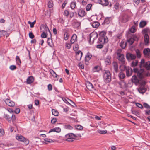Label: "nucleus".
Masks as SVG:
<instances>
[{
  "instance_id": "59",
  "label": "nucleus",
  "mask_w": 150,
  "mask_h": 150,
  "mask_svg": "<svg viewBox=\"0 0 150 150\" xmlns=\"http://www.w3.org/2000/svg\"><path fill=\"white\" fill-rule=\"evenodd\" d=\"M143 105L144 107L147 109H150V106L146 103H144Z\"/></svg>"
},
{
  "instance_id": "42",
  "label": "nucleus",
  "mask_w": 150,
  "mask_h": 150,
  "mask_svg": "<svg viewBox=\"0 0 150 150\" xmlns=\"http://www.w3.org/2000/svg\"><path fill=\"white\" fill-rule=\"evenodd\" d=\"M136 53L137 57L138 58H139L141 57V54L140 51L138 49H137L136 50Z\"/></svg>"
},
{
  "instance_id": "34",
  "label": "nucleus",
  "mask_w": 150,
  "mask_h": 150,
  "mask_svg": "<svg viewBox=\"0 0 150 150\" xmlns=\"http://www.w3.org/2000/svg\"><path fill=\"white\" fill-rule=\"evenodd\" d=\"M111 57L110 56H108L107 57L106 59L105 60V62L106 63L107 65L111 63L110 59Z\"/></svg>"
},
{
  "instance_id": "50",
  "label": "nucleus",
  "mask_w": 150,
  "mask_h": 150,
  "mask_svg": "<svg viewBox=\"0 0 150 150\" xmlns=\"http://www.w3.org/2000/svg\"><path fill=\"white\" fill-rule=\"evenodd\" d=\"M126 43L124 42H122L120 44V46L122 49H124L126 46Z\"/></svg>"
},
{
  "instance_id": "46",
  "label": "nucleus",
  "mask_w": 150,
  "mask_h": 150,
  "mask_svg": "<svg viewBox=\"0 0 150 150\" xmlns=\"http://www.w3.org/2000/svg\"><path fill=\"white\" fill-rule=\"evenodd\" d=\"M110 18H106L104 21V22L105 24H108L110 21Z\"/></svg>"
},
{
  "instance_id": "54",
  "label": "nucleus",
  "mask_w": 150,
  "mask_h": 150,
  "mask_svg": "<svg viewBox=\"0 0 150 150\" xmlns=\"http://www.w3.org/2000/svg\"><path fill=\"white\" fill-rule=\"evenodd\" d=\"M91 6L92 5L91 4H88L86 7V10L87 11L90 10Z\"/></svg>"
},
{
  "instance_id": "30",
  "label": "nucleus",
  "mask_w": 150,
  "mask_h": 150,
  "mask_svg": "<svg viewBox=\"0 0 150 150\" xmlns=\"http://www.w3.org/2000/svg\"><path fill=\"white\" fill-rule=\"evenodd\" d=\"M106 32L104 31H102L100 32L99 33V38H105L107 37L106 35Z\"/></svg>"
},
{
  "instance_id": "55",
  "label": "nucleus",
  "mask_w": 150,
  "mask_h": 150,
  "mask_svg": "<svg viewBox=\"0 0 150 150\" xmlns=\"http://www.w3.org/2000/svg\"><path fill=\"white\" fill-rule=\"evenodd\" d=\"M41 37L43 38H45L47 37V35L45 33L44 30H43L42 33L41 34Z\"/></svg>"
},
{
  "instance_id": "41",
  "label": "nucleus",
  "mask_w": 150,
  "mask_h": 150,
  "mask_svg": "<svg viewBox=\"0 0 150 150\" xmlns=\"http://www.w3.org/2000/svg\"><path fill=\"white\" fill-rule=\"evenodd\" d=\"M50 72L53 77L56 78L57 77V74L52 69H50Z\"/></svg>"
},
{
  "instance_id": "53",
  "label": "nucleus",
  "mask_w": 150,
  "mask_h": 150,
  "mask_svg": "<svg viewBox=\"0 0 150 150\" xmlns=\"http://www.w3.org/2000/svg\"><path fill=\"white\" fill-rule=\"evenodd\" d=\"M53 6V3L52 1H50L48 3V7L50 8Z\"/></svg>"
},
{
  "instance_id": "38",
  "label": "nucleus",
  "mask_w": 150,
  "mask_h": 150,
  "mask_svg": "<svg viewBox=\"0 0 150 150\" xmlns=\"http://www.w3.org/2000/svg\"><path fill=\"white\" fill-rule=\"evenodd\" d=\"M44 140L46 142V144H47L48 142L49 143H53L54 142V141L50 139L45 138L44 139Z\"/></svg>"
},
{
  "instance_id": "5",
  "label": "nucleus",
  "mask_w": 150,
  "mask_h": 150,
  "mask_svg": "<svg viewBox=\"0 0 150 150\" xmlns=\"http://www.w3.org/2000/svg\"><path fill=\"white\" fill-rule=\"evenodd\" d=\"M117 59L122 64H124L125 62V58L123 54L120 53V51L118 50L117 52Z\"/></svg>"
},
{
  "instance_id": "33",
  "label": "nucleus",
  "mask_w": 150,
  "mask_h": 150,
  "mask_svg": "<svg viewBox=\"0 0 150 150\" xmlns=\"http://www.w3.org/2000/svg\"><path fill=\"white\" fill-rule=\"evenodd\" d=\"M91 24L92 25V27L94 28H96L99 25V23L97 21L94 22L92 23H91Z\"/></svg>"
},
{
  "instance_id": "1",
  "label": "nucleus",
  "mask_w": 150,
  "mask_h": 150,
  "mask_svg": "<svg viewBox=\"0 0 150 150\" xmlns=\"http://www.w3.org/2000/svg\"><path fill=\"white\" fill-rule=\"evenodd\" d=\"M133 71L135 73H137L138 76L141 79L143 78L145 76H148L150 75L149 73L146 72L143 69L139 70L137 68H134L133 69Z\"/></svg>"
},
{
  "instance_id": "22",
  "label": "nucleus",
  "mask_w": 150,
  "mask_h": 150,
  "mask_svg": "<svg viewBox=\"0 0 150 150\" xmlns=\"http://www.w3.org/2000/svg\"><path fill=\"white\" fill-rule=\"evenodd\" d=\"M61 129L59 127H56L53 129H50L49 132L48 133H50L52 132H59L61 131Z\"/></svg>"
},
{
  "instance_id": "51",
  "label": "nucleus",
  "mask_w": 150,
  "mask_h": 150,
  "mask_svg": "<svg viewBox=\"0 0 150 150\" xmlns=\"http://www.w3.org/2000/svg\"><path fill=\"white\" fill-rule=\"evenodd\" d=\"M69 36V35L66 32L64 34V36L65 40H67L68 39Z\"/></svg>"
},
{
  "instance_id": "24",
  "label": "nucleus",
  "mask_w": 150,
  "mask_h": 150,
  "mask_svg": "<svg viewBox=\"0 0 150 150\" xmlns=\"http://www.w3.org/2000/svg\"><path fill=\"white\" fill-rule=\"evenodd\" d=\"M4 117L9 122H11V116L7 114L4 113Z\"/></svg>"
},
{
  "instance_id": "47",
  "label": "nucleus",
  "mask_w": 150,
  "mask_h": 150,
  "mask_svg": "<svg viewBox=\"0 0 150 150\" xmlns=\"http://www.w3.org/2000/svg\"><path fill=\"white\" fill-rule=\"evenodd\" d=\"M100 134H105L107 132L106 130H98L97 131Z\"/></svg>"
},
{
  "instance_id": "31",
  "label": "nucleus",
  "mask_w": 150,
  "mask_h": 150,
  "mask_svg": "<svg viewBox=\"0 0 150 150\" xmlns=\"http://www.w3.org/2000/svg\"><path fill=\"white\" fill-rule=\"evenodd\" d=\"M143 33H149L150 34V28H144L142 31Z\"/></svg>"
},
{
  "instance_id": "10",
  "label": "nucleus",
  "mask_w": 150,
  "mask_h": 150,
  "mask_svg": "<svg viewBox=\"0 0 150 150\" xmlns=\"http://www.w3.org/2000/svg\"><path fill=\"white\" fill-rule=\"evenodd\" d=\"M127 59L130 61L131 60H133L135 59L136 57L135 54H133L130 53H127L126 55Z\"/></svg>"
},
{
  "instance_id": "13",
  "label": "nucleus",
  "mask_w": 150,
  "mask_h": 150,
  "mask_svg": "<svg viewBox=\"0 0 150 150\" xmlns=\"http://www.w3.org/2000/svg\"><path fill=\"white\" fill-rule=\"evenodd\" d=\"M78 14L79 17H84L86 15L85 10L82 8L79 9L78 11Z\"/></svg>"
},
{
  "instance_id": "6",
  "label": "nucleus",
  "mask_w": 150,
  "mask_h": 150,
  "mask_svg": "<svg viewBox=\"0 0 150 150\" xmlns=\"http://www.w3.org/2000/svg\"><path fill=\"white\" fill-rule=\"evenodd\" d=\"M98 35L97 33L96 32H93L91 33L89 35L90 42L92 40V43H93L98 37Z\"/></svg>"
},
{
  "instance_id": "56",
  "label": "nucleus",
  "mask_w": 150,
  "mask_h": 150,
  "mask_svg": "<svg viewBox=\"0 0 150 150\" xmlns=\"http://www.w3.org/2000/svg\"><path fill=\"white\" fill-rule=\"evenodd\" d=\"M64 14L65 16L67 17L69 15V12L68 10H66L64 11Z\"/></svg>"
},
{
  "instance_id": "14",
  "label": "nucleus",
  "mask_w": 150,
  "mask_h": 150,
  "mask_svg": "<svg viewBox=\"0 0 150 150\" xmlns=\"http://www.w3.org/2000/svg\"><path fill=\"white\" fill-rule=\"evenodd\" d=\"M83 54L82 52L81 51H77L76 53V59L78 60H80Z\"/></svg>"
},
{
  "instance_id": "15",
  "label": "nucleus",
  "mask_w": 150,
  "mask_h": 150,
  "mask_svg": "<svg viewBox=\"0 0 150 150\" xmlns=\"http://www.w3.org/2000/svg\"><path fill=\"white\" fill-rule=\"evenodd\" d=\"M98 2L103 6H107L108 4V0H98Z\"/></svg>"
},
{
  "instance_id": "9",
  "label": "nucleus",
  "mask_w": 150,
  "mask_h": 150,
  "mask_svg": "<svg viewBox=\"0 0 150 150\" xmlns=\"http://www.w3.org/2000/svg\"><path fill=\"white\" fill-rule=\"evenodd\" d=\"M140 80L138 78L136 75H133L131 79L132 83H134L136 85H137L139 83Z\"/></svg>"
},
{
  "instance_id": "35",
  "label": "nucleus",
  "mask_w": 150,
  "mask_h": 150,
  "mask_svg": "<svg viewBox=\"0 0 150 150\" xmlns=\"http://www.w3.org/2000/svg\"><path fill=\"white\" fill-rule=\"evenodd\" d=\"M138 61L137 60H135L132 62L131 63V66L132 67H134L138 65Z\"/></svg>"
},
{
  "instance_id": "4",
  "label": "nucleus",
  "mask_w": 150,
  "mask_h": 150,
  "mask_svg": "<svg viewBox=\"0 0 150 150\" xmlns=\"http://www.w3.org/2000/svg\"><path fill=\"white\" fill-rule=\"evenodd\" d=\"M139 66L140 68L144 67L147 70H150V61L145 62L144 59H142L140 62Z\"/></svg>"
},
{
  "instance_id": "16",
  "label": "nucleus",
  "mask_w": 150,
  "mask_h": 150,
  "mask_svg": "<svg viewBox=\"0 0 150 150\" xmlns=\"http://www.w3.org/2000/svg\"><path fill=\"white\" fill-rule=\"evenodd\" d=\"M138 39L136 36H134L133 38H131L127 40V42L130 45L132 44L134 40H138Z\"/></svg>"
},
{
  "instance_id": "32",
  "label": "nucleus",
  "mask_w": 150,
  "mask_h": 150,
  "mask_svg": "<svg viewBox=\"0 0 150 150\" xmlns=\"http://www.w3.org/2000/svg\"><path fill=\"white\" fill-rule=\"evenodd\" d=\"M64 128L66 129L72 130L73 129V127L69 124H66L64 125Z\"/></svg>"
},
{
  "instance_id": "20",
  "label": "nucleus",
  "mask_w": 150,
  "mask_h": 150,
  "mask_svg": "<svg viewBox=\"0 0 150 150\" xmlns=\"http://www.w3.org/2000/svg\"><path fill=\"white\" fill-rule=\"evenodd\" d=\"M77 35L75 34H74L72 36L71 40L70 42L71 44H73L74 42L77 41Z\"/></svg>"
},
{
  "instance_id": "29",
  "label": "nucleus",
  "mask_w": 150,
  "mask_h": 150,
  "mask_svg": "<svg viewBox=\"0 0 150 150\" xmlns=\"http://www.w3.org/2000/svg\"><path fill=\"white\" fill-rule=\"evenodd\" d=\"M16 138L17 140L21 142H23L25 140V138L21 135L16 136Z\"/></svg>"
},
{
  "instance_id": "44",
  "label": "nucleus",
  "mask_w": 150,
  "mask_h": 150,
  "mask_svg": "<svg viewBox=\"0 0 150 150\" xmlns=\"http://www.w3.org/2000/svg\"><path fill=\"white\" fill-rule=\"evenodd\" d=\"M52 115L55 116H58L59 114V112L55 109H52Z\"/></svg>"
},
{
  "instance_id": "39",
  "label": "nucleus",
  "mask_w": 150,
  "mask_h": 150,
  "mask_svg": "<svg viewBox=\"0 0 150 150\" xmlns=\"http://www.w3.org/2000/svg\"><path fill=\"white\" fill-rule=\"evenodd\" d=\"M91 56L89 53L87 54V55L85 57V60L86 61H89L91 59Z\"/></svg>"
},
{
  "instance_id": "58",
  "label": "nucleus",
  "mask_w": 150,
  "mask_h": 150,
  "mask_svg": "<svg viewBox=\"0 0 150 150\" xmlns=\"http://www.w3.org/2000/svg\"><path fill=\"white\" fill-rule=\"evenodd\" d=\"M10 69L11 70H14L16 68V67L14 65H11L10 67Z\"/></svg>"
},
{
  "instance_id": "49",
  "label": "nucleus",
  "mask_w": 150,
  "mask_h": 150,
  "mask_svg": "<svg viewBox=\"0 0 150 150\" xmlns=\"http://www.w3.org/2000/svg\"><path fill=\"white\" fill-rule=\"evenodd\" d=\"M75 137H71V138H69L66 139L65 140L66 141H68V142H71L73 141H74V140L75 139Z\"/></svg>"
},
{
  "instance_id": "62",
  "label": "nucleus",
  "mask_w": 150,
  "mask_h": 150,
  "mask_svg": "<svg viewBox=\"0 0 150 150\" xmlns=\"http://www.w3.org/2000/svg\"><path fill=\"white\" fill-rule=\"evenodd\" d=\"M4 134V131L3 129H0V136H3Z\"/></svg>"
},
{
  "instance_id": "36",
  "label": "nucleus",
  "mask_w": 150,
  "mask_h": 150,
  "mask_svg": "<svg viewBox=\"0 0 150 150\" xmlns=\"http://www.w3.org/2000/svg\"><path fill=\"white\" fill-rule=\"evenodd\" d=\"M76 6V3L75 1H73L71 2L70 7L71 8L73 9L75 8Z\"/></svg>"
},
{
  "instance_id": "60",
  "label": "nucleus",
  "mask_w": 150,
  "mask_h": 150,
  "mask_svg": "<svg viewBox=\"0 0 150 150\" xmlns=\"http://www.w3.org/2000/svg\"><path fill=\"white\" fill-rule=\"evenodd\" d=\"M29 37L31 39H33L34 37V36L32 32H29Z\"/></svg>"
},
{
  "instance_id": "40",
  "label": "nucleus",
  "mask_w": 150,
  "mask_h": 150,
  "mask_svg": "<svg viewBox=\"0 0 150 150\" xmlns=\"http://www.w3.org/2000/svg\"><path fill=\"white\" fill-rule=\"evenodd\" d=\"M16 63L18 65H20L21 63V62L19 57L18 56H16Z\"/></svg>"
},
{
  "instance_id": "8",
  "label": "nucleus",
  "mask_w": 150,
  "mask_h": 150,
  "mask_svg": "<svg viewBox=\"0 0 150 150\" xmlns=\"http://www.w3.org/2000/svg\"><path fill=\"white\" fill-rule=\"evenodd\" d=\"M77 136L81 137V135L79 134H75L73 133H69L67 134L65 136L64 139L70 138L71 137H76Z\"/></svg>"
},
{
  "instance_id": "45",
  "label": "nucleus",
  "mask_w": 150,
  "mask_h": 150,
  "mask_svg": "<svg viewBox=\"0 0 150 150\" xmlns=\"http://www.w3.org/2000/svg\"><path fill=\"white\" fill-rule=\"evenodd\" d=\"M100 70V67L99 66H96L93 68V71L94 72H98Z\"/></svg>"
},
{
  "instance_id": "37",
  "label": "nucleus",
  "mask_w": 150,
  "mask_h": 150,
  "mask_svg": "<svg viewBox=\"0 0 150 150\" xmlns=\"http://www.w3.org/2000/svg\"><path fill=\"white\" fill-rule=\"evenodd\" d=\"M118 76L120 79H122L125 78V75L123 73L120 72L119 74L118 75Z\"/></svg>"
},
{
  "instance_id": "26",
  "label": "nucleus",
  "mask_w": 150,
  "mask_h": 150,
  "mask_svg": "<svg viewBox=\"0 0 150 150\" xmlns=\"http://www.w3.org/2000/svg\"><path fill=\"white\" fill-rule=\"evenodd\" d=\"M147 24V22L144 21H141L139 25V27L140 28H143Z\"/></svg>"
},
{
  "instance_id": "48",
  "label": "nucleus",
  "mask_w": 150,
  "mask_h": 150,
  "mask_svg": "<svg viewBox=\"0 0 150 150\" xmlns=\"http://www.w3.org/2000/svg\"><path fill=\"white\" fill-rule=\"evenodd\" d=\"M7 32L6 31L2 30H0V37H1L2 35H4Z\"/></svg>"
},
{
  "instance_id": "23",
  "label": "nucleus",
  "mask_w": 150,
  "mask_h": 150,
  "mask_svg": "<svg viewBox=\"0 0 150 150\" xmlns=\"http://www.w3.org/2000/svg\"><path fill=\"white\" fill-rule=\"evenodd\" d=\"M112 65L115 71V73H117L118 71V66L117 63L116 62H114L113 63Z\"/></svg>"
},
{
  "instance_id": "17",
  "label": "nucleus",
  "mask_w": 150,
  "mask_h": 150,
  "mask_svg": "<svg viewBox=\"0 0 150 150\" xmlns=\"http://www.w3.org/2000/svg\"><path fill=\"white\" fill-rule=\"evenodd\" d=\"M40 30L42 32L43 31V30H44L45 32L47 30H48L50 33V31H49V28L46 24L42 25L40 27Z\"/></svg>"
},
{
  "instance_id": "12",
  "label": "nucleus",
  "mask_w": 150,
  "mask_h": 150,
  "mask_svg": "<svg viewBox=\"0 0 150 150\" xmlns=\"http://www.w3.org/2000/svg\"><path fill=\"white\" fill-rule=\"evenodd\" d=\"M5 102L7 105L8 106L11 107L14 106L15 105V104L14 102L8 99H6Z\"/></svg>"
},
{
  "instance_id": "21",
  "label": "nucleus",
  "mask_w": 150,
  "mask_h": 150,
  "mask_svg": "<svg viewBox=\"0 0 150 150\" xmlns=\"http://www.w3.org/2000/svg\"><path fill=\"white\" fill-rule=\"evenodd\" d=\"M87 88L90 91H91L93 88V86L92 84L89 82H87L86 84Z\"/></svg>"
},
{
  "instance_id": "28",
  "label": "nucleus",
  "mask_w": 150,
  "mask_h": 150,
  "mask_svg": "<svg viewBox=\"0 0 150 150\" xmlns=\"http://www.w3.org/2000/svg\"><path fill=\"white\" fill-rule=\"evenodd\" d=\"M150 53V49L149 48L144 49L143 50L144 54L146 56H149Z\"/></svg>"
},
{
  "instance_id": "7",
  "label": "nucleus",
  "mask_w": 150,
  "mask_h": 150,
  "mask_svg": "<svg viewBox=\"0 0 150 150\" xmlns=\"http://www.w3.org/2000/svg\"><path fill=\"white\" fill-rule=\"evenodd\" d=\"M129 13L125 12L123 14L122 18V21L123 23H125L129 20V16L128 14Z\"/></svg>"
},
{
  "instance_id": "11",
  "label": "nucleus",
  "mask_w": 150,
  "mask_h": 150,
  "mask_svg": "<svg viewBox=\"0 0 150 150\" xmlns=\"http://www.w3.org/2000/svg\"><path fill=\"white\" fill-rule=\"evenodd\" d=\"M125 68L126 69V74L127 76L129 77L131 76L132 73L133 71L131 68L125 67Z\"/></svg>"
},
{
  "instance_id": "25",
  "label": "nucleus",
  "mask_w": 150,
  "mask_h": 150,
  "mask_svg": "<svg viewBox=\"0 0 150 150\" xmlns=\"http://www.w3.org/2000/svg\"><path fill=\"white\" fill-rule=\"evenodd\" d=\"M81 23L80 22H79L78 21H74L73 23V25L74 27L75 28H78L80 25Z\"/></svg>"
},
{
  "instance_id": "18",
  "label": "nucleus",
  "mask_w": 150,
  "mask_h": 150,
  "mask_svg": "<svg viewBox=\"0 0 150 150\" xmlns=\"http://www.w3.org/2000/svg\"><path fill=\"white\" fill-rule=\"evenodd\" d=\"M146 91V89L144 86L141 85L138 89V91L141 93L143 94Z\"/></svg>"
},
{
  "instance_id": "57",
  "label": "nucleus",
  "mask_w": 150,
  "mask_h": 150,
  "mask_svg": "<svg viewBox=\"0 0 150 150\" xmlns=\"http://www.w3.org/2000/svg\"><path fill=\"white\" fill-rule=\"evenodd\" d=\"M50 41L52 42V40L51 39H50L49 38H48L47 40L48 44L49 46L51 47H52L53 46V45L50 44Z\"/></svg>"
},
{
  "instance_id": "52",
  "label": "nucleus",
  "mask_w": 150,
  "mask_h": 150,
  "mask_svg": "<svg viewBox=\"0 0 150 150\" xmlns=\"http://www.w3.org/2000/svg\"><path fill=\"white\" fill-rule=\"evenodd\" d=\"M129 30L131 32L134 33L136 31V28L132 26L129 29Z\"/></svg>"
},
{
  "instance_id": "2",
  "label": "nucleus",
  "mask_w": 150,
  "mask_h": 150,
  "mask_svg": "<svg viewBox=\"0 0 150 150\" xmlns=\"http://www.w3.org/2000/svg\"><path fill=\"white\" fill-rule=\"evenodd\" d=\"M108 41V40L107 37H105V38H99L97 42L98 45L96 46L97 48H102L103 47V44L107 43Z\"/></svg>"
},
{
  "instance_id": "3",
  "label": "nucleus",
  "mask_w": 150,
  "mask_h": 150,
  "mask_svg": "<svg viewBox=\"0 0 150 150\" xmlns=\"http://www.w3.org/2000/svg\"><path fill=\"white\" fill-rule=\"evenodd\" d=\"M103 78L105 82L107 83L110 82L111 80V74L108 70H105L103 73Z\"/></svg>"
},
{
  "instance_id": "43",
  "label": "nucleus",
  "mask_w": 150,
  "mask_h": 150,
  "mask_svg": "<svg viewBox=\"0 0 150 150\" xmlns=\"http://www.w3.org/2000/svg\"><path fill=\"white\" fill-rule=\"evenodd\" d=\"M75 128L79 130H81L83 129V127L80 125H75Z\"/></svg>"
},
{
  "instance_id": "63",
  "label": "nucleus",
  "mask_w": 150,
  "mask_h": 150,
  "mask_svg": "<svg viewBox=\"0 0 150 150\" xmlns=\"http://www.w3.org/2000/svg\"><path fill=\"white\" fill-rule=\"evenodd\" d=\"M52 86L51 84H49L48 85V89L49 91H50L52 90Z\"/></svg>"
},
{
  "instance_id": "64",
  "label": "nucleus",
  "mask_w": 150,
  "mask_h": 150,
  "mask_svg": "<svg viewBox=\"0 0 150 150\" xmlns=\"http://www.w3.org/2000/svg\"><path fill=\"white\" fill-rule=\"evenodd\" d=\"M136 106H137L139 108H142L143 106L141 104L139 103H136Z\"/></svg>"
},
{
  "instance_id": "27",
  "label": "nucleus",
  "mask_w": 150,
  "mask_h": 150,
  "mask_svg": "<svg viewBox=\"0 0 150 150\" xmlns=\"http://www.w3.org/2000/svg\"><path fill=\"white\" fill-rule=\"evenodd\" d=\"M34 81V78L32 76H29L27 79V84H30L33 83Z\"/></svg>"
},
{
  "instance_id": "61",
  "label": "nucleus",
  "mask_w": 150,
  "mask_h": 150,
  "mask_svg": "<svg viewBox=\"0 0 150 150\" xmlns=\"http://www.w3.org/2000/svg\"><path fill=\"white\" fill-rule=\"evenodd\" d=\"M119 4L118 3H116L114 5L115 8L116 10L118 9L119 8Z\"/></svg>"
},
{
  "instance_id": "19",
  "label": "nucleus",
  "mask_w": 150,
  "mask_h": 150,
  "mask_svg": "<svg viewBox=\"0 0 150 150\" xmlns=\"http://www.w3.org/2000/svg\"><path fill=\"white\" fill-rule=\"evenodd\" d=\"M144 41L146 45H148L149 42V37L148 34L144 33Z\"/></svg>"
}]
</instances>
